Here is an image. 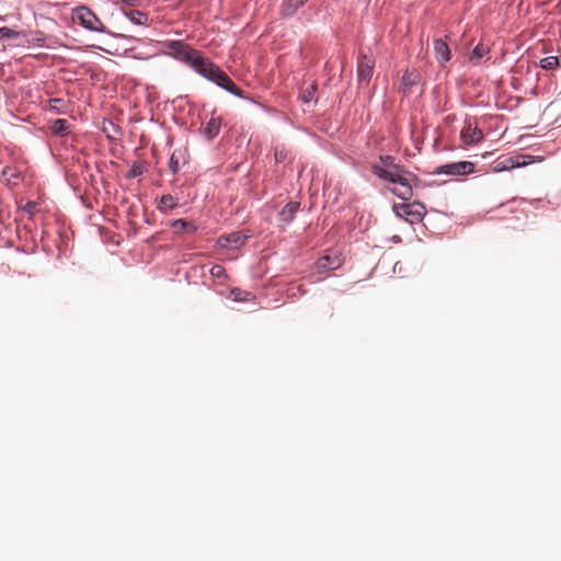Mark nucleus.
<instances>
[{
    "label": "nucleus",
    "instance_id": "nucleus-1",
    "mask_svg": "<svg viewBox=\"0 0 561 561\" xmlns=\"http://www.w3.org/2000/svg\"><path fill=\"white\" fill-rule=\"evenodd\" d=\"M163 45L173 57L188 64L196 72L201 68V62H204L206 59L198 50L193 49L181 41H167Z\"/></svg>",
    "mask_w": 561,
    "mask_h": 561
},
{
    "label": "nucleus",
    "instance_id": "nucleus-2",
    "mask_svg": "<svg viewBox=\"0 0 561 561\" xmlns=\"http://www.w3.org/2000/svg\"><path fill=\"white\" fill-rule=\"evenodd\" d=\"M201 68L198 69V73L208 80L215 82L222 89L229 91L230 93L241 96V90L234 84V82L229 78V76L224 72L219 67L214 65L209 59H205L204 62H201Z\"/></svg>",
    "mask_w": 561,
    "mask_h": 561
},
{
    "label": "nucleus",
    "instance_id": "nucleus-3",
    "mask_svg": "<svg viewBox=\"0 0 561 561\" xmlns=\"http://www.w3.org/2000/svg\"><path fill=\"white\" fill-rule=\"evenodd\" d=\"M396 174L391 180L394 185L391 192L403 201L411 199L413 195V185L417 182V178L407 171L401 170L398 165H393Z\"/></svg>",
    "mask_w": 561,
    "mask_h": 561
},
{
    "label": "nucleus",
    "instance_id": "nucleus-4",
    "mask_svg": "<svg viewBox=\"0 0 561 561\" xmlns=\"http://www.w3.org/2000/svg\"><path fill=\"white\" fill-rule=\"evenodd\" d=\"M393 210L398 217L404 218L410 224L421 222L426 209L421 203L398 204L393 206Z\"/></svg>",
    "mask_w": 561,
    "mask_h": 561
},
{
    "label": "nucleus",
    "instance_id": "nucleus-5",
    "mask_svg": "<svg viewBox=\"0 0 561 561\" xmlns=\"http://www.w3.org/2000/svg\"><path fill=\"white\" fill-rule=\"evenodd\" d=\"M73 19L89 31L104 32L105 30L102 21L95 15L94 12L85 7H80L77 9Z\"/></svg>",
    "mask_w": 561,
    "mask_h": 561
},
{
    "label": "nucleus",
    "instance_id": "nucleus-6",
    "mask_svg": "<svg viewBox=\"0 0 561 561\" xmlns=\"http://www.w3.org/2000/svg\"><path fill=\"white\" fill-rule=\"evenodd\" d=\"M474 172V163L470 161H459L448 164H443L434 170L435 174L447 175H467Z\"/></svg>",
    "mask_w": 561,
    "mask_h": 561
},
{
    "label": "nucleus",
    "instance_id": "nucleus-7",
    "mask_svg": "<svg viewBox=\"0 0 561 561\" xmlns=\"http://www.w3.org/2000/svg\"><path fill=\"white\" fill-rule=\"evenodd\" d=\"M375 67V61L370 57L363 55L358 60L357 73H358V83L360 85L368 84L370 78L373 76V70Z\"/></svg>",
    "mask_w": 561,
    "mask_h": 561
},
{
    "label": "nucleus",
    "instance_id": "nucleus-8",
    "mask_svg": "<svg viewBox=\"0 0 561 561\" xmlns=\"http://www.w3.org/2000/svg\"><path fill=\"white\" fill-rule=\"evenodd\" d=\"M460 139L465 146L477 145L483 139V133L480 128L467 124L460 131Z\"/></svg>",
    "mask_w": 561,
    "mask_h": 561
},
{
    "label": "nucleus",
    "instance_id": "nucleus-9",
    "mask_svg": "<svg viewBox=\"0 0 561 561\" xmlns=\"http://www.w3.org/2000/svg\"><path fill=\"white\" fill-rule=\"evenodd\" d=\"M434 54L438 62L444 64L450 59V49L445 41L437 38L434 41Z\"/></svg>",
    "mask_w": 561,
    "mask_h": 561
},
{
    "label": "nucleus",
    "instance_id": "nucleus-10",
    "mask_svg": "<svg viewBox=\"0 0 561 561\" xmlns=\"http://www.w3.org/2000/svg\"><path fill=\"white\" fill-rule=\"evenodd\" d=\"M220 127L221 118L213 115L204 128V134L208 139H213L219 134Z\"/></svg>",
    "mask_w": 561,
    "mask_h": 561
},
{
    "label": "nucleus",
    "instance_id": "nucleus-11",
    "mask_svg": "<svg viewBox=\"0 0 561 561\" xmlns=\"http://www.w3.org/2000/svg\"><path fill=\"white\" fill-rule=\"evenodd\" d=\"M179 205V199L171 194L162 195L159 199L157 208L161 213H168L169 210L175 208Z\"/></svg>",
    "mask_w": 561,
    "mask_h": 561
},
{
    "label": "nucleus",
    "instance_id": "nucleus-12",
    "mask_svg": "<svg viewBox=\"0 0 561 561\" xmlns=\"http://www.w3.org/2000/svg\"><path fill=\"white\" fill-rule=\"evenodd\" d=\"M185 163V152L181 149L174 150L170 157L169 168L173 173L180 171L181 165Z\"/></svg>",
    "mask_w": 561,
    "mask_h": 561
},
{
    "label": "nucleus",
    "instance_id": "nucleus-13",
    "mask_svg": "<svg viewBox=\"0 0 561 561\" xmlns=\"http://www.w3.org/2000/svg\"><path fill=\"white\" fill-rule=\"evenodd\" d=\"M298 208H299V203H296V202L288 203L279 211V214H278L279 219L284 222H290L294 219L295 214L297 213Z\"/></svg>",
    "mask_w": 561,
    "mask_h": 561
},
{
    "label": "nucleus",
    "instance_id": "nucleus-14",
    "mask_svg": "<svg viewBox=\"0 0 561 561\" xmlns=\"http://www.w3.org/2000/svg\"><path fill=\"white\" fill-rule=\"evenodd\" d=\"M50 130L56 136H66L70 133V124L67 119H55L50 125Z\"/></svg>",
    "mask_w": 561,
    "mask_h": 561
},
{
    "label": "nucleus",
    "instance_id": "nucleus-15",
    "mask_svg": "<svg viewBox=\"0 0 561 561\" xmlns=\"http://www.w3.org/2000/svg\"><path fill=\"white\" fill-rule=\"evenodd\" d=\"M172 227L176 231L187 232V233H194L197 230V227L193 222L187 221L185 219H176V220H174L172 222Z\"/></svg>",
    "mask_w": 561,
    "mask_h": 561
},
{
    "label": "nucleus",
    "instance_id": "nucleus-16",
    "mask_svg": "<svg viewBox=\"0 0 561 561\" xmlns=\"http://www.w3.org/2000/svg\"><path fill=\"white\" fill-rule=\"evenodd\" d=\"M125 15L128 16V19L137 25H144L148 22V15L145 12L138 10L130 9L125 11Z\"/></svg>",
    "mask_w": 561,
    "mask_h": 561
},
{
    "label": "nucleus",
    "instance_id": "nucleus-17",
    "mask_svg": "<svg viewBox=\"0 0 561 561\" xmlns=\"http://www.w3.org/2000/svg\"><path fill=\"white\" fill-rule=\"evenodd\" d=\"M307 0H288L282 7V14L289 16L294 14Z\"/></svg>",
    "mask_w": 561,
    "mask_h": 561
},
{
    "label": "nucleus",
    "instance_id": "nucleus-18",
    "mask_svg": "<svg viewBox=\"0 0 561 561\" xmlns=\"http://www.w3.org/2000/svg\"><path fill=\"white\" fill-rule=\"evenodd\" d=\"M245 241V237H243L240 232H233L226 237L220 238L219 242L221 245L226 247L227 244H243Z\"/></svg>",
    "mask_w": 561,
    "mask_h": 561
},
{
    "label": "nucleus",
    "instance_id": "nucleus-19",
    "mask_svg": "<svg viewBox=\"0 0 561 561\" xmlns=\"http://www.w3.org/2000/svg\"><path fill=\"white\" fill-rule=\"evenodd\" d=\"M539 66L545 70H554L560 66V58L558 56L542 58Z\"/></svg>",
    "mask_w": 561,
    "mask_h": 561
},
{
    "label": "nucleus",
    "instance_id": "nucleus-20",
    "mask_svg": "<svg viewBox=\"0 0 561 561\" xmlns=\"http://www.w3.org/2000/svg\"><path fill=\"white\" fill-rule=\"evenodd\" d=\"M371 170L375 175L389 182H391L392 178L396 174V170L389 171L377 164L373 165Z\"/></svg>",
    "mask_w": 561,
    "mask_h": 561
},
{
    "label": "nucleus",
    "instance_id": "nucleus-21",
    "mask_svg": "<svg viewBox=\"0 0 561 561\" xmlns=\"http://www.w3.org/2000/svg\"><path fill=\"white\" fill-rule=\"evenodd\" d=\"M317 90H318L317 83L312 82L311 84H309L307 88H305L302 90L301 95H300L301 100L305 103L311 102L314 99Z\"/></svg>",
    "mask_w": 561,
    "mask_h": 561
},
{
    "label": "nucleus",
    "instance_id": "nucleus-22",
    "mask_svg": "<svg viewBox=\"0 0 561 561\" xmlns=\"http://www.w3.org/2000/svg\"><path fill=\"white\" fill-rule=\"evenodd\" d=\"M2 175L9 183L12 184H18L21 179L20 173H18L16 170L12 167H5L2 171Z\"/></svg>",
    "mask_w": 561,
    "mask_h": 561
},
{
    "label": "nucleus",
    "instance_id": "nucleus-23",
    "mask_svg": "<svg viewBox=\"0 0 561 561\" xmlns=\"http://www.w3.org/2000/svg\"><path fill=\"white\" fill-rule=\"evenodd\" d=\"M514 168H518V158L510 157V158L499 162L495 170L502 171V170H511Z\"/></svg>",
    "mask_w": 561,
    "mask_h": 561
},
{
    "label": "nucleus",
    "instance_id": "nucleus-24",
    "mask_svg": "<svg viewBox=\"0 0 561 561\" xmlns=\"http://www.w3.org/2000/svg\"><path fill=\"white\" fill-rule=\"evenodd\" d=\"M251 294L249 291L242 290L240 288H232L230 290V297L234 301H247Z\"/></svg>",
    "mask_w": 561,
    "mask_h": 561
},
{
    "label": "nucleus",
    "instance_id": "nucleus-25",
    "mask_svg": "<svg viewBox=\"0 0 561 561\" xmlns=\"http://www.w3.org/2000/svg\"><path fill=\"white\" fill-rule=\"evenodd\" d=\"M65 105H66L65 100L59 99V98L50 99V100L48 101V107H49L51 111H55V112H57V113L62 112V111H64V108H65Z\"/></svg>",
    "mask_w": 561,
    "mask_h": 561
},
{
    "label": "nucleus",
    "instance_id": "nucleus-26",
    "mask_svg": "<svg viewBox=\"0 0 561 561\" xmlns=\"http://www.w3.org/2000/svg\"><path fill=\"white\" fill-rule=\"evenodd\" d=\"M486 49L483 45H477L470 55V61L478 62L485 54Z\"/></svg>",
    "mask_w": 561,
    "mask_h": 561
},
{
    "label": "nucleus",
    "instance_id": "nucleus-27",
    "mask_svg": "<svg viewBox=\"0 0 561 561\" xmlns=\"http://www.w3.org/2000/svg\"><path fill=\"white\" fill-rule=\"evenodd\" d=\"M145 172V168L141 163H134L126 174V178L134 179L141 175Z\"/></svg>",
    "mask_w": 561,
    "mask_h": 561
},
{
    "label": "nucleus",
    "instance_id": "nucleus-28",
    "mask_svg": "<svg viewBox=\"0 0 561 561\" xmlns=\"http://www.w3.org/2000/svg\"><path fill=\"white\" fill-rule=\"evenodd\" d=\"M19 35H20V33L14 30H11L9 27H0V41L5 39V38H9V39L18 38Z\"/></svg>",
    "mask_w": 561,
    "mask_h": 561
},
{
    "label": "nucleus",
    "instance_id": "nucleus-29",
    "mask_svg": "<svg viewBox=\"0 0 561 561\" xmlns=\"http://www.w3.org/2000/svg\"><path fill=\"white\" fill-rule=\"evenodd\" d=\"M416 79L417 73H415L414 71H405V73L402 77V81L405 87H412L413 84H415Z\"/></svg>",
    "mask_w": 561,
    "mask_h": 561
},
{
    "label": "nucleus",
    "instance_id": "nucleus-30",
    "mask_svg": "<svg viewBox=\"0 0 561 561\" xmlns=\"http://www.w3.org/2000/svg\"><path fill=\"white\" fill-rule=\"evenodd\" d=\"M210 273L214 277H221L225 274V268L221 265H215L211 267Z\"/></svg>",
    "mask_w": 561,
    "mask_h": 561
},
{
    "label": "nucleus",
    "instance_id": "nucleus-31",
    "mask_svg": "<svg viewBox=\"0 0 561 561\" xmlns=\"http://www.w3.org/2000/svg\"><path fill=\"white\" fill-rule=\"evenodd\" d=\"M36 203L34 202H28L25 206H24V210L26 213H28L30 215H33L35 211H36Z\"/></svg>",
    "mask_w": 561,
    "mask_h": 561
},
{
    "label": "nucleus",
    "instance_id": "nucleus-32",
    "mask_svg": "<svg viewBox=\"0 0 561 561\" xmlns=\"http://www.w3.org/2000/svg\"><path fill=\"white\" fill-rule=\"evenodd\" d=\"M516 158H518V168L520 167H525L529 163V156H517Z\"/></svg>",
    "mask_w": 561,
    "mask_h": 561
},
{
    "label": "nucleus",
    "instance_id": "nucleus-33",
    "mask_svg": "<svg viewBox=\"0 0 561 561\" xmlns=\"http://www.w3.org/2000/svg\"><path fill=\"white\" fill-rule=\"evenodd\" d=\"M380 160L387 167H390L393 164V158L391 156L380 157Z\"/></svg>",
    "mask_w": 561,
    "mask_h": 561
},
{
    "label": "nucleus",
    "instance_id": "nucleus-34",
    "mask_svg": "<svg viewBox=\"0 0 561 561\" xmlns=\"http://www.w3.org/2000/svg\"><path fill=\"white\" fill-rule=\"evenodd\" d=\"M127 7H136L139 3V0H121Z\"/></svg>",
    "mask_w": 561,
    "mask_h": 561
}]
</instances>
